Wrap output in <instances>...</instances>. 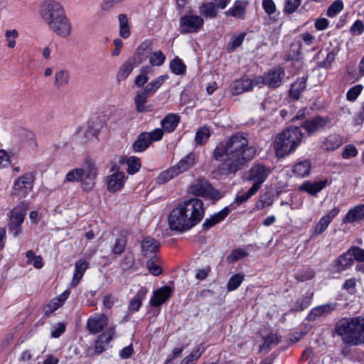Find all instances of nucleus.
<instances>
[{
    "mask_svg": "<svg viewBox=\"0 0 364 364\" xmlns=\"http://www.w3.org/2000/svg\"><path fill=\"white\" fill-rule=\"evenodd\" d=\"M255 153V149L248 146L247 139L237 133L227 141L219 143L213 151V157L220 162L219 171L228 175L241 170Z\"/></svg>",
    "mask_w": 364,
    "mask_h": 364,
    "instance_id": "1",
    "label": "nucleus"
},
{
    "mask_svg": "<svg viewBox=\"0 0 364 364\" xmlns=\"http://www.w3.org/2000/svg\"><path fill=\"white\" fill-rule=\"evenodd\" d=\"M203 203L198 198H190L179 203L168 216L172 230L185 232L197 225L204 215Z\"/></svg>",
    "mask_w": 364,
    "mask_h": 364,
    "instance_id": "2",
    "label": "nucleus"
},
{
    "mask_svg": "<svg viewBox=\"0 0 364 364\" xmlns=\"http://www.w3.org/2000/svg\"><path fill=\"white\" fill-rule=\"evenodd\" d=\"M334 332L347 345H364V317L342 318L336 323Z\"/></svg>",
    "mask_w": 364,
    "mask_h": 364,
    "instance_id": "3",
    "label": "nucleus"
},
{
    "mask_svg": "<svg viewBox=\"0 0 364 364\" xmlns=\"http://www.w3.org/2000/svg\"><path fill=\"white\" fill-rule=\"evenodd\" d=\"M303 134L298 127H289L277 134L274 141L276 156L284 157L295 151L302 141Z\"/></svg>",
    "mask_w": 364,
    "mask_h": 364,
    "instance_id": "4",
    "label": "nucleus"
},
{
    "mask_svg": "<svg viewBox=\"0 0 364 364\" xmlns=\"http://www.w3.org/2000/svg\"><path fill=\"white\" fill-rule=\"evenodd\" d=\"M97 169L95 164L87 161L81 167L68 171L65 181L67 182H81L85 190H90L95 185Z\"/></svg>",
    "mask_w": 364,
    "mask_h": 364,
    "instance_id": "5",
    "label": "nucleus"
},
{
    "mask_svg": "<svg viewBox=\"0 0 364 364\" xmlns=\"http://www.w3.org/2000/svg\"><path fill=\"white\" fill-rule=\"evenodd\" d=\"M196 155L191 152L182 157L176 165L161 172L156 181L159 184L166 183L177 176L191 169L196 164Z\"/></svg>",
    "mask_w": 364,
    "mask_h": 364,
    "instance_id": "6",
    "label": "nucleus"
},
{
    "mask_svg": "<svg viewBox=\"0 0 364 364\" xmlns=\"http://www.w3.org/2000/svg\"><path fill=\"white\" fill-rule=\"evenodd\" d=\"M65 14L66 12L63 6L56 0H46L41 4L40 15L47 26Z\"/></svg>",
    "mask_w": 364,
    "mask_h": 364,
    "instance_id": "7",
    "label": "nucleus"
},
{
    "mask_svg": "<svg viewBox=\"0 0 364 364\" xmlns=\"http://www.w3.org/2000/svg\"><path fill=\"white\" fill-rule=\"evenodd\" d=\"M26 209L27 205L21 203L11 210L8 214L9 219L8 228L14 237H18L21 233V225L25 219Z\"/></svg>",
    "mask_w": 364,
    "mask_h": 364,
    "instance_id": "8",
    "label": "nucleus"
},
{
    "mask_svg": "<svg viewBox=\"0 0 364 364\" xmlns=\"http://www.w3.org/2000/svg\"><path fill=\"white\" fill-rule=\"evenodd\" d=\"M203 23L201 16L189 14L180 18L178 30L181 33H197Z\"/></svg>",
    "mask_w": 364,
    "mask_h": 364,
    "instance_id": "9",
    "label": "nucleus"
},
{
    "mask_svg": "<svg viewBox=\"0 0 364 364\" xmlns=\"http://www.w3.org/2000/svg\"><path fill=\"white\" fill-rule=\"evenodd\" d=\"M48 26L56 36L63 38H68L73 31L72 23L66 14L57 18Z\"/></svg>",
    "mask_w": 364,
    "mask_h": 364,
    "instance_id": "10",
    "label": "nucleus"
},
{
    "mask_svg": "<svg viewBox=\"0 0 364 364\" xmlns=\"http://www.w3.org/2000/svg\"><path fill=\"white\" fill-rule=\"evenodd\" d=\"M190 193L208 198H215L218 192L204 178H200L192 183L188 189Z\"/></svg>",
    "mask_w": 364,
    "mask_h": 364,
    "instance_id": "11",
    "label": "nucleus"
},
{
    "mask_svg": "<svg viewBox=\"0 0 364 364\" xmlns=\"http://www.w3.org/2000/svg\"><path fill=\"white\" fill-rule=\"evenodd\" d=\"M33 176L31 173H26L19 177L14 183V194L20 198L26 197L33 187Z\"/></svg>",
    "mask_w": 364,
    "mask_h": 364,
    "instance_id": "12",
    "label": "nucleus"
},
{
    "mask_svg": "<svg viewBox=\"0 0 364 364\" xmlns=\"http://www.w3.org/2000/svg\"><path fill=\"white\" fill-rule=\"evenodd\" d=\"M271 170L269 168L262 165L256 164L250 170L248 176L250 181L254 182L252 187H257L258 191L261 185L265 181L269 175Z\"/></svg>",
    "mask_w": 364,
    "mask_h": 364,
    "instance_id": "13",
    "label": "nucleus"
},
{
    "mask_svg": "<svg viewBox=\"0 0 364 364\" xmlns=\"http://www.w3.org/2000/svg\"><path fill=\"white\" fill-rule=\"evenodd\" d=\"M115 335V326H110L100 334L95 341V352L97 354L103 353L108 343L113 339Z\"/></svg>",
    "mask_w": 364,
    "mask_h": 364,
    "instance_id": "14",
    "label": "nucleus"
},
{
    "mask_svg": "<svg viewBox=\"0 0 364 364\" xmlns=\"http://www.w3.org/2000/svg\"><path fill=\"white\" fill-rule=\"evenodd\" d=\"M109 323V319L105 314H96L87 319V328L90 333L97 334L101 332Z\"/></svg>",
    "mask_w": 364,
    "mask_h": 364,
    "instance_id": "15",
    "label": "nucleus"
},
{
    "mask_svg": "<svg viewBox=\"0 0 364 364\" xmlns=\"http://www.w3.org/2000/svg\"><path fill=\"white\" fill-rule=\"evenodd\" d=\"M113 172L108 178L107 188L110 192L115 193L121 190L126 180L125 173L119 171L115 166L112 168Z\"/></svg>",
    "mask_w": 364,
    "mask_h": 364,
    "instance_id": "16",
    "label": "nucleus"
},
{
    "mask_svg": "<svg viewBox=\"0 0 364 364\" xmlns=\"http://www.w3.org/2000/svg\"><path fill=\"white\" fill-rule=\"evenodd\" d=\"M339 213L340 208L338 207H334L324 216L321 217L314 228V235L317 237L321 235Z\"/></svg>",
    "mask_w": 364,
    "mask_h": 364,
    "instance_id": "17",
    "label": "nucleus"
},
{
    "mask_svg": "<svg viewBox=\"0 0 364 364\" xmlns=\"http://www.w3.org/2000/svg\"><path fill=\"white\" fill-rule=\"evenodd\" d=\"M266 73V85L272 88L279 87L285 77V71L281 67L269 70Z\"/></svg>",
    "mask_w": 364,
    "mask_h": 364,
    "instance_id": "18",
    "label": "nucleus"
},
{
    "mask_svg": "<svg viewBox=\"0 0 364 364\" xmlns=\"http://www.w3.org/2000/svg\"><path fill=\"white\" fill-rule=\"evenodd\" d=\"M330 122L331 120L329 118L317 116L306 120L303 123L302 127L309 134H312L323 128Z\"/></svg>",
    "mask_w": 364,
    "mask_h": 364,
    "instance_id": "19",
    "label": "nucleus"
},
{
    "mask_svg": "<svg viewBox=\"0 0 364 364\" xmlns=\"http://www.w3.org/2000/svg\"><path fill=\"white\" fill-rule=\"evenodd\" d=\"M172 289L170 287L164 286L155 291L150 299V304L152 306H159L171 297Z\"/></svg>",
    "mask_w": 364,
    "mask_h": 364,
    "instance_id": "20",
    "label": "nucleus"
},
{
    "mask_svg": "<svg viewBox=\"0 0 364 364\" xmlns=\"http://www.w3.org/2000/svg\"><path fill=\"white\" fill-rule=\"evenodd\" d=\"M364 220V204L355 205L348 210L343 219V223H354Z\"/></svg>",
    "mask_w": 364,
    "mask_h": 364,
    "instance_id": "21",
    "label": "nucleus"
},
{
    "mask_svg": "<svg viewBox=\"0 0 364 364\" xmlns=\"http://www.w3.org/2000/svg\"><path fill=\"white\" fill-rule=\"evenodd\" d=\"M336 304H326L314 308L307 315V320L314 321L318 318L326 316L336 309Z\"/></svg>",
    "mask_w": 364,
    "mask_h": 364,
    "instance_id": "22",
    "label": "nucleus"
},
{
    "mask_svg": "<svg viewBox=\"0 0 364 364\" xmlns=\"http://www.w3.org/2000/svg\"><path fill=\"white\" fill-rule=\"evenodd\" d=\"M151 50L152 42L150 40L143 41L136 50L134 61L137 64L141 63L150 55Z\"/></svg>",
    "mask_w": 364,
    "mask_h": 364,
    "instance_id": "23",
    "label": "nucleus"
},
{
    "mask_svg": "<svg viewBox=\"0 0 364 364\" xmlns=\"http://www.w3.org/2000/svg\"><path fill=\"white\" fill-rule=\"evenodd\" d=\"M353 264V259H351L348 252L340 255L332 264V269L336 273H341Z\"/></svg>",
    "mask_w": 364,
    "mask_h": 364,
    "instance_id": "24",
    "label": "nucleus"
},
{
    "mask_svg": "<svg viewBox=\"0 0 364 364\" xmlns=\"http://www.w3.org/2000/svg\"><path fill=\"white\" fill-rule=\"evenodd\" d=\"M327 183L328 181L326 179L314 182L307 181L304 182L299 189L311 196H315L326 186Z\"/></svg>",
    "mask_w": 364,
    "mask_h": 364,
    "instance_id": "25",
    "label": "nucleus"
},
{
    "mask_svg": "<svg viewBox=\"0 0 364 364\" xmlns=\"http://www.w3.org/2000/svg\"><path fill=\"white\" fill-rule=\"evenodd\" d=\"M88 267L89 262L84 259H79L75 262L73 277L70 284L71 287H75L80 283Z\"/></svg>",
    "mask_w": 364,
    "mask_h": 364,
    "instance_id": "26",
    "label": "nucleus"
},
{
    "mask_svg": "<svg viewBox=\"0 0 364 364\" xmlns=\"http://www.w3.org/2000/svg\"><path fill=\"white\" fill-rule=\"evenodd\" d=\"M252 89V82L251 79L242 77L234 81L230 86V91L234 95H240L244 92L250 91Z\"/></svg>",
    "mask_w": 364,
    "mask_h": 364,
    "instance_id": "27",
    "label": "nucleus"
},
{
    "mask_svg": "<svg viewBox=\"0 0 364 364\" xmlns=\"http://www.w3.org/2000/svg\"><path fill=\"white\" fill-rule=\"evenodd\" d=\"M70 291L65 290L61 294L53 299L45 307L46 314H51L63 306L65 300L69 297Z\"/></svg>",
    "mask_w": 364,
    "mask_h": 364,
    "instance_id": "28",
    "label": "nucleus"
},
{
    "mask_svg": "<svg viewBox=\"0 0 364 364\" xmlns=\"http://www.w3.org/2000/svg\"><path fill=\"white\" fill-rule=\"evenodd\" d=\"M343 144V139L338 134H331L323 139L321 148L326 151H333Z\"/></svg>",
    "mask_w": 364,
    "mask_h": 364,
    "instance_id": "29",
    "label": "nucleus"
},
{
    "mask_svg": "<svg viewBox=\"0 0 364 364\" xmlns=\"http://www.w3.org/2000/svg\"><path fill=\"white\" fill-rule=\"evenodd\" d=\"M230 209L228 207H225L219 212L216 213L215 214L213 215L209 218H207L203 224V228L208 230L215 225L216 224L219 223L220 222L223 221L229 214Z\"/></svg>",
    "mask_w": 364,
    "mask_h": 364,
    "instance_id": "30",
    "label": "nucleus"
},
{
    "mask_svg": "<svg viewBox=\"0 0 364 364\" xmlns=\"http://www.w3.org/2000/svg\"><path fill=\"white\" fill-rule=\"evenodd\" d=\"M311 164L309 160L304 159L296 163L292 167V173L296 177L304 178L309 176Z\"/></svg>",
    "mask_w": 364,
    "mask_h": 364,
    "instance_id": "31",
    "label": "nucleus"
},
{
    "mask_svg": "<svg viewBox=\"0 0 364 364\" xmlns=\"http://www.w3.org/2000/svg\"><path fill=\"white\" fill-rule=\"evenodd\" d=\"M159 243L151 237H145L141 242V251L144 256L155 255L159 250Z\"/></svg>",
    "mask_w": 364,
    "mask_h": 364,
    "instance_id": "32",
    "label": "nucleus"
},
{
    "mask_svg": "<svg viewBox=\"0 0 364 364\" xmlns=\"http://www.w3.org/2000/svg\"><path fill=\"white\" fill-rule=\"evenodd\" d=\"M247 2L244 1H236L232 7L227 11L226 14L235 18L243 19L245 16V11Z\"/></svg>",
    "mask_w": 364,
    "mask_h": 364,
    "instance_id": "33",
    "label": "nucleus"
},
{
    "mask_svg": "<svg viewBox=\"0 0 364 364\" xmlns=\"http://www.w3.org/2000/svg\"><path fill=\"white\" fill-rule=\"evenodd\" d=\"M180 117L176 114H167L161 122L163 130L166 132H172L175 130L179 122Z\"/></svg>",
    "mask_w": 364,
    "mask_h": 364,
    "instance_id": "34",
    "label": "nucleus"
},
{
    "mask_svg": "<svg viewBox=\"0 0 364 364\" xmlns=\"http://www.w3.org/2000/svg\"><path fill=\"white\" fill-rule=\"evenodd\" d=\"M70 73L68 70L61 69L55 72L54 85L56 88L60 89L68 85L70 82Z\"/></svg>",
    "mask_w": 364,
    "mask_h": 364,
    "instance_id": "35",
    "label": "nucleus"
},
{
    "mask_svg": "<svg viewBox=\"0 0 364 364\" xmlns=\"http://www.w3.org/2000/svg\"><path fill=\"white\" fill-rule=\"evenodd\" d=\"M151 144L149 139V134L143 132L140 134L137 139L132 144V149L135 152H142L145 151Z\"/></svg>",
    "mask_w": 364,
    "mask_h": 364,
    "instance_id": "36",
    "label": "nucleus"
},
{
    "mask_svg": "<svg viewBox=\"0 0 364 364\" xmlns=\"http://www.w3.org/2000/svg\"><path fill=\"white\" fill-rule=\"evenodd\" d=\"M146 289L141 288L131 299L129 304V310L130 311H137L141 306L142 301L144 299L146 294Z\"/></svg>",
    "mask_w": 364,
    "mask_h": 364,
    "instance_id": "37",
    "label": "nucleus"
},
{
    "mask_svg": "<svg viewBox=\"0 0 364 364\" xmlns=\"http://www.w3.org/2000/svg\"><path fill=\"white\" fill-rule=\"evenodd\" d=\"M119 26V36L123 38L129 37L130 24L127 16L124 14H120L118 16Z\"/></svg>",
    "mask_w": 364,
    "mask_h": 364,
    "instance_id": "38",
    "label": "nucleus"
},
{
    "mask_svg": "<svg viewBox=\"0 0 364 364\" xmlns=\"http://www.w3.org/2000/svg\"><path fill=\"white\" fill-rule=\"evenodd\" d=\"M150 95L144 90L136 92L134 97V103L136 109L139 112H144L148 111V109L145 106L147 102V99Z\"/></svg>",
    "mask_w": 364,
    "mask_h": 364,
    "instance_id": "39",
    "label": "nucleus"
},
{
    "mask_svg": "<svg viewBox=\"0 0 364 364\" xmlns=\"http://www.w3.org/2000/svg\"><path fill=\"white\" fill-rule=\"evenodd\" d=\"M166 79H168L167 75L159 76L155 80L148 83L144 90L149 95H151L159 90Z\"/></svg>",
    "mask_w": 364,
    "mask_h": 364,
    "instance_id": "40",
    "label": "nucleus"
},
{
    "mask_svg": "<svg viewBox=\"0 0 364 364\" xmlns=\"http://www.w3.org/2000/svg\"><path fill=\"white\" fill-rule=\"evenodd\" d=\"M306 86V78L301 77L291 85L290 95L294 98H299L300 93L304 90Z\"/></svg>",
    "mask_w": 364,
    "mask_h": 364,
    "instance_id": "41",
    "label": "nucleus"
},
{
    "mask_svg": "<svg viewBox=\"0 0 364 364\" xmlns=\"http://www.w3.org/2000/svg\"><path fill=\"white\" fill-rule=\"evenodd\" d=\"M205 350L203 347H198L186 356L181 364H196Z\"/></svg>",
    "mask_w": 364,
    "mask_h": 364,
    "instance_id": "42",
    "label": "nucleus"
},
{
    "mask_svg": "<svg viewBox=\"0 0 364 364\" xmlns=\"http://www.w3.org/2000/svg\"><path fill=\"white\" fill-rule=\"evenodd\" d=\"M248 255L247 250L242 247H238L232 250L230 254L227 257V261L228 263H235L237 261L242 259V258Z\"/></svg>",
    "mask_w": 364,
    "mask_h": 364,
    "instance_id": "43",
    "label": "nucleus"
},
{
    "mask_svg": "<svg viewBox=\"0 0 364 364\" xmlns=\"http://www.w3.org/2000/svg\"><path fill=\"white\" fill-rule=\"evenodd\" d=\"M245 36H246L245 33H241L240 34L233 35L231 37L229 43H228L227 50L229 53H232L234 50H235V49L237 48H238L239 46H240L242 45V43L244 41V39L245 38Z\"/></svg>",
    "mask_w": 364,
    "mask_h": 364,
    "instance_id": "44",
    "label": "nucleus"
},
{
    "mask_svg": "<svg viewBox=\"0 0 364 364\" xmlns=\"http://www.w3.org/2000/svg\"><path fill=\"white\" fill-rule=\"evenodd\" d=\"M213 3L208 2L203 4L199 7L200 13L205 17L214 18L216 16L218 10Z\"/></svg>",
    "mask_w": 364,
    "mask_h": 364,
    "instance_id": "45",
    "label": "nucleus"
},
{
    "mask_svg": "<svg viewBox=\"0 0 364 364\" xmlns=\"http://www.w3.org/2000/svg\"><path fill=\"white\" fill-rule=\"evenodd\" d=\"M210 136V131L208 127L204 126L200 127L196 132L195 141L198 145L205 144Z\"/></svg>",
    "mask_w": 364,
    "mask_h": 364,
    "instance_id": "46",
    "label": "nucleus"
},
{
    "mask_svg": "<svg viewBox=\"0 0 364 364\" xmlns=\"http://www.w3.org/2000/svg\"><path fill=\"white\" fill-rule=\"evenodd\" d=\"M146 267L151 274L159 276L161 273L160 261L157 256L154 255L146 262Z\"/></svg>",
    "mask_w": 364,
    "mask_h": 364,
    "instance_id": "47",
    "label": "nucleus"
},
{
    "mask_svg": "<svg viewBox=\"0 0 364 364\" xmlns=\"http://www.w3.org/2000/svg\"><path fill=\"white\" fill-rule=\"evenodd\" d=\"M169 67L171 72L175 75H181L186 73V66L178 57H176L170 62Z\"/></svg>",
    "mask_w": 364,
    "mask_h": 364,
    "instance_id": "48",
    "label": "nucleus"
},
{
    "mask_svg": "<svg viewBox=\"0 0 364 364\" xmlns=\"http://www.w3.org/2000/svg\"><path fill=\"white\" fill-rule=\"evenodd\" d=\"M134 63L131 60H128L124 63L117 73V80L119 81L125 80L130 75L132 70L134 69Z\"/></svg>",
    "mask_w": 364,
    "mask_h": 364,
    "instance_id": "49",
    "label": "nucleus"
},
{
    "mask_svg": "<svg viewBox=\"0 0 364 364\" xmlns=\"http://www.w3.org/2000/svg\"><path fill=\"white\" fill-rule=\"evenodd\" d=\"M26 263L32 264L36 269H41L43 266V258L40 255H36L33 250H28L26 253Z\"/></svg>",
    "mask_w": 364,
    "mask_h": 364,
    "instance_id": "50",
    "label": "nucleus"
},
{
    "mask_svg": "<svg viewBox=\"0 0 364 364\" xmlns=\"http://www.w3.org/2000/svg\"><path fill=\"white\" fill-rule=\"evenodd\" d=\"M127 165V172L129 174H134L141 168L140 159L136 156H129L126 159Z\"/></svg>",
    "mask_w": 364,
    "mask_h": 364,
    "instance_id": "51",
    "label": "nucleus"
},
{
    "mask_svg": "<svg viewBox=\"0 0 364 364\" xmlns=\"http://www.w3.org/2000/svg\"><path fill=\"white\" fill-rule=\"evenodd\" d=\"M348 255L350 256L351 259H353L358 262H364V250L357 247L353 246L348 250Z\"/></svg>",
    "mask_w": 364,
    "mask_h": 364,
    "instance_id": "52",
    "label": "nucleus"
},
{
    "mask_svg": "<svg viewBox=\"0 0 364 364\" xmlns=\"http://www.w3.org/2000/svg\"><path fill=\"white\" fill-rule=\"evenodd\" d=\"M343 9V3L341 0L333 1L328 8L326 14L328 17L333 18Z\"/></svg>",
    "mask_w": 364,
    "mask_h": 364,
    "instance_id": "53",
    "label": "nucleus"
},
{
    "mask_svg": "<svg viewBox=\"0 0 364 364\" xmlns=\"http://www.w3.org/2000/svg\"><path fill=\"white\" fill-rule=\"evenodd\" d=\"M244 279V276L240 274H235L229 279L227 289L229 291H234L237 289L242 284Z\"/></svg>",
    "mask_w": 364,
    "mask_h": 364,
    "instance_id": "54",
    "label": "nucleus"
},
{
    "mask_svg": "<svg viewBox=\"0 0 364 364\" xmlns=\"http://www.w3.org/2000/svg\"><path fill=\"white\" fill-rule=\"evenodd\" d=\"M165 60L166 56L161 50H157L149 55V63L154 66H161Z\"/></svg>",
    "mask_w": 364,
    "mask_h": 364,
    "instance_id": "55",
    "label": "nucleus"
},
{
    "mask_svg": "<svg viewBox=\"0 0 364 364\" xmlns=\"http://www.w3.org/2000/svg\"><path fill=\"white\" fill-rule=\"evenodd\" d=\"M19 33L16 29L7 30L5 32L6 45L9 48H13L16 46V39L18 37Z\"/></svg>",
    "mask_w": 364,
    "mask_h": 364,
    "instance_id": "56",
    "label": "nucleus"
},
{
    "mask_svg": "<svg viewBox=\"0 0 364 364\" xmlns=\"http://www.w3.org/2000/svg\"><path fill=\"white\" fill-rule=\"evenodd\" d=\"M302 0H285L284 12L288 14L294 13L301 4Z\"/></svg>",
    "mask_w": 364,
    "mask_h": 364,
    "instance_id": "57",
    "label": "nucleus"
},
{
    "mask_svg": "<svg viewBox=\"0 0 364 364\" xmlns=\"http://www.w3.org/2000/svg\"><path fill=\"white\" fill-rule=\"evenodd\" d=\"M363 86L362 85H356L352 87L346 94V98L348 101H355L358 97L360 95Z\"/></svg>",
    "mask_w": 364,
    "mask_h": 364,
    "instance_id": "58",
    "label": "nucleus"
},
{
    "mask_svg": "<svg viewBox=\"0 0 364 364\" xmlns=\"http://www.w3.org/2000/svg\"><path fill=\"white\" fill-rule=\"evenodd\" d=\"M301 41L299 42V46L301 48L303 46H310L315 43L316 38L314 36L309 33H304L300 36Z\"/></svg>",
    "mask_w": 364,
    "mask_h": 364,
    "instance_id": "59",
    "label": "nucleus"
},
{
    "mask_svg": "<svg viewBox=\"0 0 364 364\" xmlns=\"http://www.w3.org/2000/svg\"><path fill=\"white\" fill-rule=\"evenodd\" d=\"M257 187H251L248 191L247 192L240 195V196H237L236 198H235V202L238 204V205H240L242 204V203L247 201L250 198H251L253 195H255L256 193H257Z\"/></svg>",
    "mask_w": 364,
    "mask_h": 364,
    "instance_id": "60",
    "label": "nucleus"
},
{
    "mask_svg": "<svg viewBox=\"0 0 364 364\" xmlns=\"http://www.w3.org/2000/svg\"><path fill=\"white\" fill-rule=\"evenodd\" d=\"M262 6L269 16L274 14L277 10L276 4L273 0H262Z\"/></svg>",
    "mask_w": 364,
    "mask_h": 364,
    "instance_id": "61",
    "label": "nucleus"
},
{
    "mask_svg": "<svg viewBox=\"0 0 364 364\" xmlns=\"http://www.w3.org/2000/svg\"><path fill=\"white\" fill-rule=\"evenodd\" d=\"M124 0H102L100 4V9L102 11L107 12L112 9L115 4L122 2Z\"/></svg>",
    "mask_w": 364,
    "mask_h": 364,
    "instance_id": "62",
    "label": "nucleus"
},
{
    "mask_svg": "<svg viewBox=\"0 0 364 364\" xmlns=\"http://www.w3.org/2000/svg\"><path fill=\"white\" fill-rule=\"evenodd\" d=\"M126 240L124 237H120L116 240L114 245L112 248V252L116 255H121L125 248Z\"/></svg>",
    "mask_w": 364,
    "mask_h": 364,
    "instance_id": "63",
    "label": "nucleus"
},
{
    "mask_svg": "<svg viewBox=\"0 0 364 364\" xmlns=\"http://www.w3.org/2000/svg\"><path fill=\"white\" fill-rule=\"evenodd\" d=\"M358 154V150L353 145H347L345 146L342 156L343 159H348L350 157L355 156Z\"/></svg>",
    "mask_w": 364,
    "mask_h": 364,
    "instance_id": "64",
    "label": "nucleus"
}]
</instances>
